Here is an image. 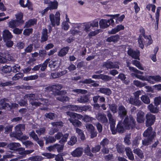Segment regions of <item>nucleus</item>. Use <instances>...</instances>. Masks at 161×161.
<instances>
[{
  "label": "nucleus",
  "instance_id": "obj_1",
  "mask_svg": "<svg viewBox=\"0 0 161 161\" xmlns=\"http://www.w3.org/2000/svg\"><path fill=\"white\" fill-rule=\"evenodd\" d=\"M123 123L125 129L127 130L133 129L136 125V121L131 115L127 116L123 120Z\"/></svg>",
  "mask_w": 161,
  "mask_h": 161
},
{
  "label": "nucleus",
  "instance_id": "obj_2",
  "mask_svg": "<svg viewBox=\"0 0 161 161\" xmlns=\"http://www.w3.org/2000/svg\"><path fill=\"white\" fill-rule=\"evenodd\" d=\"M25 124H19L15 126V131L10 134L11 137H14L16 139H20V136L23 135L22 131L25 130Z\"/></svg>",
  "mask_w": 161,
  "mask_h": 161
},
{
  "label": "nucleus",
  "instance_id": "obj_3",
  "mask_svg": "<svg viewBox=\"0 0 161 161\" xmlns=\"http://www.w3.org/2000/svg\"><path fill=\"white\" fill-rule=\"evenodd\" d=\"M60 14L59 12H57L55 14V16L52 14H51L49 15V19L51 21L52 25L53 26L57 25H59L60 24Z\"/></svg>",
  "mask_w": 161,
  "mask_h": 161
},
{
  "label": "nucleus",
  "instance_id": "obj_4",
  "mask_svg": "<svg viewBox=\"0 0 161 161\" xmlns=\"http://www.w3.org/2000/svg\"><path fill=\"white\" fill-rule=\"evenodd\" d=\"M125 128L123 123L121 121H119L116 128H115V126H114L113 128H111L110 130L112 134L115 135L117 132L119 133H124L125 131Z\"/></svg>",
  "mask_w": 161,
  "mask_h": 161
},
{
  "label": "nucleus",
  "instance_id": "obj_5",
  "mask_svg": "<svg viewBox=\"0 0 161 161\" xmlns=\"http://www.w3.org/2000/svg\"><path fill=\"white\" fill-rule=\"evenodd\" d=\"M120 63L118 62H112L111 61H107L103 63V66L106 68L107 69H119Z\"/></svg>",
  "mask_w": 161,
  "mask_h": 161
},
{
  "label": "nucleus",
  "instance_id": "obj_6",
  "mask_svg": "<svg viewBox=\"0 0 161 161\" xmlns=\"http://www.w3.org/2000/svg\"><path fill=\"white\" fill-rule=\"evenodd\" d=\"M69 136V134L68 133H66L64 135L61 132H58L55 135L54 137L56 138V140H58L61 138L59 141V142L61 144H63L67 142Z\"/></svg>",
  "mask_w": 161,
  "mask_h": 161
},
{
  "label": "nucleus",
  "instance_id": "obj_7",
  "mask_svg": "<svg viewBox=\"0 0 161 161\" xmlns=\"http://www.w3.org/2000/svg\"><path fill=\"white\" fill-rule=\"evenodd\" d=\"M153 128L151 127H148L147 129L144 131L143 133L144 137L149 138V140L153 139L155 136L156 133L153 131Z\"/></svg>",
  "mask_w": 161,
  "mask_h": 161
},
{
  "label": "nucleus",
  "instance_id": "obj_8",
  "mask_svg": "<svg viewBox=\"0 0 161 161\" xmlns=\"http://www.w3.org/2000/svg\"><path fill=\"white\" fill-rule=\"evenodd\" d=\"M146 125L147 127H151L155 122L156 117L155 116L150 114H147L146 116Z\"/></svg>",
  "mask_w": 161,
  "mask_h": 161
},
{
  "label": "nucleus",
  "instance_id": "obj_9",
  "mask_svg": "<svg viewBox=\"0 0 161 161\" xmlns=\"http://www.w3.org/2000/svg\"><path fill=\"white\" fill-rule=\"evenodd\" d=\"M114 23L113 20L111 19L109 20L101 19L99 21V25L101 28L104 29L109 26L110 25H112Z\"/></svg>",
  "mask_w": 161,
  "mask_h": 161
},
{
  "label": "nucleus",
  "instance_id": "obj_10",
  "mask_svg": "<svg viewBox=\"0 0 161 161\" xmlns=\"http://www.w3.org/2000/svg\"><path fill=\"white\" fill-rule=\"evenodd\" d=\"M63 88V86L61 84H57L48 86L47 88L49 90L52 91L54 95L56 96V92H59Z\"/></svg>",
  "mask_w": 161,
  "mask_h": 161
},
{
  "label": "nucleus",
  "instance_id": "obj_11",
  "mask_svg": "<svg viewBox=\"0 0 161 161\" xmlns=\"http://www.w3.org/2000/svg\"><path fill=\"white\" fill-rule=\"evenodd\" d=\"M74 117L73 115H72V116H69L68 120L75 128L80 127L82 125V123L78 119L74 118Z\"/></svg>",
  "mask_w": 161,
  "mask_h": 161
},
{
  "label": "nucleus",
  "instance_id": "obj_12",
  "mask_svg": "<svg viewBox=\"0 0 161 161\" xmlns=\"http://www.w3.org/2000/svg\"><path fill=\"white\" fill-rule=\"evenodd\" d=\"M127 113V109L123 105L119 107L118 114V116L123 119L125 117H126Z\"/></svg>",
  "mask_w": 161,
  "mask_h": 161
},
{
  "label": "nucleus",
  "instance_id": "obj_13",
  "mask_svg": "<svg viewBox=\"0 0 161 161\" xmlns=\"http://www.w3.org/2000/svg\"><path fill=\"white\" fill-rule=\"evenodd\" d=\"M128 54L132 58L140 60V51L136 50L135 51L132 49H130L128 51Z\"/></svg>",
  "mask_w": 161,
  "mask_h": 161
},
{
  "label": "nucleus",
  "instance_id": "obj_14",
  "mask_svg": "<svg viewBox=\"0 0 161 161\" xmlns=\"http://www.w3.org/2000/svg\"><path fill=\"white\" fill-rule=\"evenodd\" d=\"M107 116L108 119L111 129V128H113L114 126H115L116 120L110 113V111H107Z\"/></svg>",
  "mask_w": 161,
  "mask_h": 161
},
{
  "label": "nucleus",
  "instance_id": "obj_15",
  "mask_svg": "<svg viewBox=\"0 0 161 161\" xmlns=\"http://www.w3.org/2000/svg\"><path fill=\"white\" fill-rule=\"evenodd\" d=\"M128 103L138 107L140 106L142 104L139 99H138L135 97H130L129 98Z\"/></svg>",
  "mask_w": 161,
  "mask_h": 161
},
{
  "label": "nucleus",
  "instance_id": "obj_16",
  "mask_svg": "<svg viewBox=\"0 0 161 161\" xmlns=\"http://www.w3.org/2000/svg\"><path fill=\"white\" fill-rule=\"evenodd\" d=\"M83 151L82 148L78 147L72 152L71 154L74 157L78 158L82 155Z\"/></svg>",
  "mask_w": 161,
  "mask_h": 161
},
{
  "label": "nucleus",
  "instance_id": "obj_17",
  "mask_svg": "<svg viewBox=\"0 0 161 161\" xmlns=\"http://www.w3.org/2000/svg\"><path fill=\"white\" fill-rule=\"evenodd\" d=\"M8 101L9 100L8 99L3 98L1 99L0 101V109H5L9 108L10 104L8 103Z\"/></svg>",
  "mask_w": 161,
  "mask_h": 161
},
{
  "label": "nucleus",
  "instance_id": "obj_18",
  "mask_svg": "<svg viewBox=\"0 0 161 161\" xmlns=\"http://www.w3.org/2000/svg\"><path fill=\"white\" fill-rule=\"evenodd\" d=\"M97 119L101 123L106 125L108 122V120L106 115L103 114L99 113L97 117Z\"/></svg>",
  "mask_w": 161,
  "mask_h": 161
},
{
  "label": "nucleus",
  "instance_id": "obj_19",
  "mask_svg": "<svg viewBox=\"0 0 161 161\" xmlns=\"http://www.w3.org/2000/svg\"><path fill=\"white\" fill-rule=\"evenodd\" d=\"M145 114L141 111H139L136 114V120L138 123H142L145 120Z\"/></svg>",
  "mask_w": 161,
  "mask_h": 161
},
{
  "label": "nucleus",
  "instance_id": "obj_20",
  "mask_svg": "<svg viewBox=\"0 0 161 161\" xmlns=\"http://www.w3.org/2000/svg\"><path fill=\"white\" fill-rule=\"evenodd\" d=\"M3 36L5 41L10 40L13 37L11 33L8 30H5L3 31Z\"/></svg>",
  "mask_w": 161,
  "mask_h": 161
},
{
  "label": "nucleus",
  "instance_id": "obj_21",
  "mask_svg": "<svg viewBox=\"0 0 161 161\" xmlns=\"http://www.w3.org/2000/svg\"><path fill=\"white\" fill-rule=\"evenodd\" d=\"M24 98L25 100L26 101L27 100H29L30 103L34 100H38V98L36 97L35 94L32 93H29L26 94L24 96Z\"/></svg>",
  "mask_w": 161,
  "mask_h": 161
},
{
  "label": "nucleus",
  "instance_id": "obj_22",
  "mask_svg": "<svg viewBox=\"0 0 161 161\" xmlns=\"http://www.w3.org/2000/svg\"><path fill=\"white\" fill-rule=\"evenodd\" d=\"M48 36L47 29H43L40 40L41 42L43 43L47 41L48 40Z\"/></svg>",
  "mask_w": 161,
  "mask_h": 161
},
{
  "label": "nucleus",
  "instance_id": "obj_23",
  "mask_svg": "<svg viewBox=\"0 0 161 161\" xmlns=\"http://www.w3.org/2000/svg\"><path fill=\"white\" fill-rule=\"evenodd\" d=\"M92 78L94 79H102L109 80H111V78L109 76L104 75L102 74L99 75H94L92 76Z\"/></svg>",
  "mask_w": 161,
  "mask_h": 161
},
{
  "label": "nucleus",
  "instance_id": "obj_24",
  "mask_svg": "<svg viewBox=\"0 0 161 161\" xmlns=\"http://www.w3.org/2000/svg\"><path fill=\"white\" fill-rule=\"evenodd\" d=\"M20 146V144L19 143L12 142L8 144L7 147L11 150L16 151L18 148Z\"/></svg>",
  "mask_w": 161,
  "mask_h": 161
},
{
  "label": "nucleus",
  "instance_id": "obj_25",
  "mask_svg": "<svg viewBox=\"0 0 161 161\" xmlns=\"http://www.w3.org/2000/svg\"><path fill=\"white\" fill-rule=\"evenodd\" d=\"M140 31L142 36H143L144 38L147 40V41L148 42V45H150L152 43V41L151 39L150 36L149 37L146 36L145 34V30L144 28L142 27H141L140 28Z\"/></svg>",
  "mask_w": 161,
  "mask_h": 161
},
{
  "label": "nucleus",
  "instance_id": "obj_26",
  "mask_svg": "<svg viewBox=\"0 0 161 161\" xmlns=\"http://www.w3.org/2000/svg\"><path fill=\"white\" fill-rule=\"evenodd\" d=\"M69 47H64L62 48L58 52V55L59 57H63L68 52Z\"/></svg>",
  "mask_w": 161,
  "mask_h": 161
},
{
  "label": "nucleus",
  "instance_id": "obj_27",
  "mask_svg": "<svg viewBox=\"0 0 161 161\" xmlns=\"http://www.w3.org/2000/svg\"><path fill=\"white\" fill-rule=\"evenodd\" d=\"M19 20H11L8 22V26L11 28H14L19 25Z\"/></svg>",
  "mask_w": 161,
  "mask_h": 161
},
{
  "label": "nucleus",
  "instance_id": "obj_28",
  "mask_svg": "<svg viewBox=\"0 0 161 161\" xmlns=\"http://www.w3.org/2000/svg\"><path fill=\"white\" fill-rule=\"evenodd\" d=\"M66 114L69 116H72V115H73L75 116L74 118L76 119L77 118L78 119H82L83 120L84 117L81 114L69 111L66 112Z\"/></svg>",
  "mask_w": 161,
  "mask_h": 161
},
{
  "label": "nucleus",
  "instance_id": "obj_29",
  "mask_svg": "<svg viewBox=\"0 0 161 161\" xmlns=\"http://www.w3.org/2000/svg\"><path fill=\"white\" fill-rule=\"evenodd\" d=\"M44 139L45 140V144H48L49 143H53L55 142L56 141V138L53 136H49L48 137H44Z\"/></svg>",
  "mask_w": 161,
  "mask_h": 161
},
{
  "label": "nucleus",
  "instance_id": "obj_30",
  "mask_svg": "<svg viewBox=\"0 0 161 161\" xmlns=\"http://www.w3.org/2000/svg\"><path fill=\"white\" fill-rule=\"evenodd\" d=\"M146 42L142 38V36L140 35L139 36V38L138 39V42L139 44V47L142 49H143L144 47V45L146 44V42H147V45H148V42L147 41Z\"/></svg>",
  "mask_w": 161,
  "mask_h": 161
},
{
  "label": "nucleus",
  "instance_id": "obj_31",
  "mask_svg": "<svg viewBox=\"0 0 161 161\" xmlns=\"http://www.w3.org/2000/svg\"><path fill=\"white\" fill-rule=\"evenodd\" d=\"M161 9V7H157L156 12L155 14L156 20V26L155 27V29L156 30H157L158 28V24L159 21V13Z\"/></svg>",
  "mask_w": 161,
  "mask_h": 161
},
{
  "label": "nucleus",
  "instance_id": "obj_32",
  "mask_svg": "<svg viewBox=\"0 0 161 161\" xmlns=\"http://www.w3.org/2000/svg\"><path fill=\"white\" fill-rule=\"evenodd\" d=\"M89 98L86 95H83L77 98V101L81 103H85L88 101Z\"/></svg>",
  "mask_w": 161,
  "mask_h": 161
},
{
  "label": "nucleus",
  "instance_id": "obj_33",
  "mask_svg": "<svg viewBox=\"0 0 161 161\" xmlns=\"http://www.w3.org/2000/svg\"><path fill=\"white\" fill-rule=\"evenodd\" d=\"M119 39V36L118 35H115L112 36H111L108 37L106 41L108 42H116L118 41Z\"/></svg>",
  "mask_w": 161,
  "mask_h": 161
},
{
  "label": "nucleus",
  "instance_id": "obj_34",
  "mask_svg": "<svg viewBox=\"0 0 161 161\" xmlns=\"http://www.w3.org/2000/svg\"><path fill=\"white\" fill-rule=\"evenodd\" d=\"M58 3L56 0H54L53 2L51 1L48 7L50 10L56 9L58 8Z\"/></svg>",
  "mask_w": 161,
  "mask_h": 161
},
{
  "label": "nucleus",
  "instance_id": "obj_35",
  "mask_svg": "<svg viewBox=\"0 0 161 161\" xmlns=\"http://www.w3.org/2000/svg\"><path fill=\"white\" fill-rule=\"evenodd\" d=\"M36 22L37 19H30L26 22L25 27L27 28L30 27L36 24Z\"/></svg>",
  "mask_w": 161,
  "mask_h": 161
},
{
  "label": "nucleus",
  "instance_id": "obj_36",
  "mask_svg": "<svg viewBox=\"0 0 161 161\" xmlns=\"http://www.w3.org/2000/svg\"><path fill=\"white\" fill-rule=\"evenodd\" d=\"M134 153L137 154L138 156L141 159L144 158V156L142 151L139 148H137L133 150Z\"/></svg>",
  "mask_w": 161,
  "mask_h": 161
},
{
  "label": "nucleus",
  "instance_id": "obj_37",
  "mask_svg": "<svg viewBox=\"0 0 161 161\" xmlns=\"http://www.w3.org/2000/svg\"><path fill=\"white\" fill-rule=\"evenodd\" d=\"M22 143L25 145L26 148H30L34 145L33 143L29 140L23 141L22 142Z\"/></svg>",
  "mask_w": 161,
  "mask_h": 161
},
{
  "label": "nucleus",
  "instance_id": "obj_38",
  "mask_svg": "<svg viewBox=\"0 0 161 161\" xmlns=\"http://www.w3.org/2000/svg\"><path fill=\"white\" fill-rule=\"evenodd\" d=\"M45 116L47 118H48L51 120H53L57 118V115L56 114L51 112L45 114Z\"/></svg>",
  "mask_w": 161,
  "mask_h": 161
},
{
  "label": "nucleus",
  "instance_id": "obj_39",
  "mask_svg": "<svg viewBox=\"0 0 161 161\" xmlns=\"http://www.w3.org/2000/svg\"><path fill=\"white\" fill-rule=\"evenodd\" d=\"M109 108L112 112L115 114L117 112V106L115 103L109 104Z\"/></svg>",
  "mask_w": 161,
  "mask_h": 161
},
{
  "label": "nucleus",
  "instance_id": "obj_40",
  "mask_svg": "<svg viewBox=\"0 0 161 161\" xmlns=\"http://www.w3.org/2000/svg\"><path fill=\"white\" fill-rule=\"evenodd\" d=\"M65 71H62L60 73H51V77L53 79H56L58 78L64 74L66 73Z\"/></svg>",
  "mask_w": 161,
  "mask_h": 161
},
{
  "label": "nucleus",
  "instance_id": "obj_41",
  "mask_svg": "<svg viewBox=\"0 0 161 161\" xmlns=\"http://www.w3.org/2000/svg\"><path fill=\"white\" fill-rule=\"evenodd\" d=\"M16 151L19 152V153L22 156H20L18 157V158L21 159L25 157V153H24L25 151V148L23 147L18 148Z\"/></svg>",
  "mask_w": 161,
  "mask_h": 161
},
{
  "label": "nucleus",
  "instance_id": "obj_42",
  "mask_svg": "<svg viewBox=\"0 0 161 161\" xmlns=\"http://www.w3.org/2000/svg\"><path fill=\"white\" fill-rule=\"evenodd\" d=\"M140 139L139 137L136 136L134 139L132 141V145L133 148H135L137 147L139 144V141Z\"/></svg>",
  "mask_w": 161,
  "mask_h": 161
},
{
  "label": "nucleus",
  "instance_id": "obj_43",
  "mask_svg": "<svg viewBox=\"0 0 161 161\" xmlns=\"http://www.w3.org/2000/svg\"><path fill=\"white\" fill-rule=\"evenodd\" d=\"M48 66L51 70H53L57 68L58 65L56 62L51 61L49 62Z\"/></svg>",
  "mask_w": 161,
  "mask_h": 161
},
{
  "label": "nucleus",
  "instance_id": "obj_44",
  "mask_svg": "<svg viewBox=\"0 0 161 161\" xmlns=\"http://www.w3.org/2000/svg\"><path fill=\"white\" fill-rule=\"evenodd\" d=\"M141 100L144 103L149 104L150 102L149 97L146 95H142L141 97Z\"/></svg>",
  "mask_w": 161,
  "mask_h": 161
},
{
  "label": "nucleus",
  "instance_id": "obj_45",
  "mask_svg": "<svg viewBox=\"0 0 161 161\" xmlns=\"http://www.w3.org/2000/svg\"><path fill=\"white\" fill-rule=\"evenodd\" d=\"M12 70V67L6 65L2 68V71L6 73H10Z\"/></svg>",
  "mask_w": 161,
  "mask_h": 161
},
{
  "label": "nucleus",
  "instance_id": "obj_46",
  "mask_svg": "<svg viewBox=\"0 0 161 161\" xmlns=\"http://www.w3.org/2000/svg\"><path fill=\"white\" fill-rule=\"evenodd\" d=\"M148 108L150 111L153 113H156L158 112V110L157 107H155L152 104H150L148 106Z\"/></svg>",
  "mask_w": 161,
  "mask_h": 161
},
{
  "label": "nucleus",
  "instance_id": "obj_47",
  "mask_svg": "<svg viewBox=\"0 0 161 161\" xmlns=\"http://www.w3.org/2000/svg\"><path fill=\"white\" fill-rule=\"evenodd\" d=\"M132 64L135 65L139 69L141 70H144V68L142 66L140 62L136 60H133L132 61Z\"/></svg>",
  "mask_w": 161,
  "mask_h": 161
},
{
  "label": "nucleus",
  "instance_id": "obj_48",
  "mask_svg": "<svg viewBox=\"0 0 161 161\" xmlns=\"http://www.w3.org/2000/svg\"><path fill=\"white\" fill-rule=\"evenodd\" d=\"M99 91L102 93L107 95H109L111 93V91L109 88H100Z\"/></svg>",
  "mask_w": 161,
  "mask_h": 161
},
{
  "label": "nucleus",
  "instance_id": "obj_49",
  "mask_svg": "<svg viewBox=\"0 0 161 161\" xmlns=\"http://www.w3.org/2000/svg\"><path fill=\"white\" fill-rule=\"evenodd\" d=\"M43 159L42 157L38 155L33 156L29 158L30 160L32 161H41Z\"/></svg>",
  "mask_w": 161,
  "mask_h": 161
},
{
  "label": "nucleus",
  "instance_id": "obj_50",
  "mask_svg": "<svg viewBox=\"0 0 161 161\" xmlns=\"http://www.w3.org/2000/svg\"><path fill=\"white\" fill-rule=\"evenodd\" d=\"M91 109V106L89 105L80 106L79 112H81L82 111L86 112L87 111H90Z\"/></svg>",
  "mask_w": 161,
  "mask_h": 161
},
{
  "label": "nucleus",
  "instance_id": "obj_51",
  "mask_svg": "<svg viewBox=\"0 0 161 161\" xmlns=\"http://www.w3.org/2000/svg\"><path fill=\"white\" fill-rule=\"evenodd\" d=\"M77 138L74 136H72L69 141L68 142V144L69 145L73 146L77 142Z\"/></svg>",
  "mask_w": 161,
  "mask_h": 161
},
{
  "label": "nucleus",
  "instance_id": "obj_52",
  "mask_svg": "<svg viewBox=\"0 0 161 161\" xmlns=\"http://www.w3.org/2000/svg\"><path fill=\"white\" fill-rule=\"evenodd\" d=\"M116 147L119 153H122L124 152V148L123 145L120 144H118L116 145Z\"/></svg>",
  "mask_w": 161,
  "mask_h": 161
},
{
  "label": "nucleus",
  "instance_id": "obj_53",
  "mask_svg": "<svg viewBox=\"0 0 161 161\" xmlns=\"http://www.w3.org/2000/svg\"><path fill=\"white\" fill-rule=\"evenodd\" d=\"M45 131L46 129L44 127L40 128L36 130V132L39 136L41 135L45 134Z\"/></svg>",
  "mask_w": 161,
  "mask_h": 161
},
{
  "label": "nucleus",
  "instance_id": "obj_54",
  "mask_svg": "<svg viewBox=\"0 0 161 161\" xmlns=\"http://www.w3.org/2000/svg\"><path fill=\"white\" fill-rule=\"evenodd\" d=\"M56 147L55 149L57 150V152L59 153H61L63 152L64 150V145H60L58 143L55 144Z\"/></svg>",
  "mask_w": 161,
  "mask_h": 161
},
{
  "label": "nucleus",
  "instance_id": "obj_55",
  "mask_svg": "<svg viewBox=\"0 0 161 161\" xmlns=\"http://www.w3.org/2000/svg\"><path fill=\"white\" fill-rule=\"evenodd\" d=\"M91 150L88 145H87L86 147L84 149V152L86 155L90 157H93V155L91 152Z\"/></svg>",
  "mask_w": 161,
  "mask_h": 161
},
{
  "label": "nucleus",
  "instance_id": "obj_56",
  "mask_svg": "<svg viewBox=\"0 0 161 161\" xmlns=\"http://www.w3.org/2000/svg\"><path fill=\"white\" fill-rule=\"evenodd\" d=\"M83 25H82L81 27H84V31L86 32L89 31L91 25L89 23H83Z\"/></svg>",
  "mask_w": 161,
  "mask_h": 161
},
{
  "label": "nucleus",
  "instance_id": "obj_57",
  "mask_svg": "<svg viewBox=\"0 0 161 161\" xmlns=\"http://www.w3.org/2000/svg\"><path fill=\"white\" fill-rule=\"evenodd\" d=\"M15 16L17 19V20H19V23H23L24 21L22 19L23 17V14L22 13L20 12L15 15Z\"/></svg>",
  "mask_w": 161,
  "mask_h": 161
},
{
  "label": "nucleus",
  "instance_id": "obj_58",
  "mask_svg": "<svg viewBox=\"0 0 161 161\" xmlns=\"http://www.w3.org/2000/svg\"><path fill=\"white\" fill-rule=\"evenodd\" d=\"M57 99L61 102H65L69 100V98L67 96H60L57 97Z\"/></svg>",
  "mask_w": 161,
  "mask_h": 161
},
{
  "label": "nucleus",
  "instance_id": "obj_59",
  "mask_svg": "<svg viewBox=\"0 0 161 161\" xmlns=\"http://www.w3.org/2000/svg\"><path fill=\"white\" fill-rule=\"evenodd\" d=\"M94 120H96V119L87 115H85L83 118V121L86 122H92Z\"/></svg>",
  "mask_w": 161,
  "mask_h": 161
},
{
  "label": "nucleus",
  "instance_id": "obj_60",
  "mask_svg": "<svg viewBox=\"0 0 161 161\" xmlns=\"http://www.w3.org/2000/svg\"><path fill=\"white\" fill-rule=\"evenodd\" d=\"M69 108L72 111L79 112L80 106L77 105H70L69 106Z\"/></svg>",
  "mask_w": 161,
  "mask_h": 161
},
{
  "label": "nucleus",
  "instance_id": "obj_61",
  "mask_svg": "<svg viewBox=\"0 0 161 161\" xmlns=\"http://www.w3.org/2000/svg\"><path fill=\"white\" fill-rule=\"evenodd\" d=\"M153 139H149V138H146L142 141V144L144 146H148L151 144V142L152 141Z\"/></svg>",
  "mask_w": 161,
  "mask_h": 161
},
{
  "label": "nucleus",
  "instance_id": "obj_62",
  "mask_svg": "<svg viewBox=\"0 0 161 161\" xmlns=\"http://www.w3.org/2000/svg\"><path fill=\"white\" fill-rule=\"evenodd\" d=\"M13 127V125H8L5 127H4V133L5 134H8L9 132L12 131Z\"/></svg>",
  "mask_w": 161,
  "mask_h": 161
},
{
  "label": "nucleus",
  "instance_id": "obj_63",
  "mask_svg": "<svg viewBox=\"0 0 161 161\" xmlns=\"http://www.w3.org/2000/svg\"><path fill=\"white\" fill-rule=\"evenodd\" d=\"M85 127L89 132L92 131L95 129L94 126L92 124H90L87 123L86 124Z\"/></svg>",
  "mask_w": 161,
  "mask_h": 161
},
{
  "label": "nucleus",
  "instance_id": "obj_64",
  "mask_svg": "<svg viewBox=\"0 0 161 161\" xmlns=\"http://www.w3.org/2000/svg\"><path fill=\"white\" fill-rule=\"evenodd\" d=\"M29 134L30 136L35 141L38 139V138H39L37 135L36 134L33 130L29 132Z\"/></svg>",
  "mask_w": 161,
  "mask_h": 161
}]
</instances>
